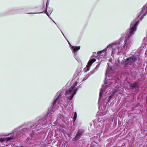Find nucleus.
<instances>
[{
  "label": "nucleus",
  "mask_w": 147,
  "mask_h": 147,
  "mask_svg": "<svg viewBox=\"0 0 147 147\" xmlns=\"http://www.w3.org/2000/svg\"><path fill=\"white\" fill-rule=\"evenodd\" d=\"M139 22V20L137 21L133 20L131 22L130 28L127 39L125 40L123 39H120L114 43L110 44L103 50L98 51L97 53V54L99 55L101 54L102 52H106L107 51H110V50L109 49H112V54L115 53L118 54L129 49L131 47L132 43L128 38L134 34Z\"/></svg>",
  "instance_id": "nucleus-1"
},
{
  "label": "nucleus",
  "mask_w": 147,
  "mask_h": 147,
  "mask_svg": "<svg viewBox=\"0 0 147 147\" xmlns=\"http://www.w3.org/2000/svg\"><path fill=\"white\" fill-rule=\"evenodd\" d=\"M45 120L40 119L38 120L36 123H35L33 126H30V128H24L22 129L18 133L19 134H20L21 133H22L24 131H30L31 129H35L36 131H38L40 129L43 127L42 126L44 125H48L49 124V123H45Z\"/></svg>",
  "instance_id": "nucleus-2"
},
{
  "label": "nucleus",
  "mask_w": 147,
  "mask_h": 147,
  "mask_svg": "<svg viewBox=\"0 0 147 147\" xmlns=\"http://www.w3.org/2000/svg\"><path fill=\"white\" fill-rule=\"evenodd\" d=\"M109 72L108 71V68L107 67V71L106 73V78L105 80V84H106V85L102 86V88L100 90L99 94V98L102 96V93L103 91H104V87H106L107 88L108 87V86L110 85H113V84L116 83V81L115 80L113 79L111 77L109 76ZM100 98H99V99Z\"/></svg>",
  "instance_id": "nucleus-3"
},
{
  "label": "nucleus",
  "mask_w": 147,
  "mask_h": 147,
  "mask_svg": "<svg viewBox=\"0 0 147 147\" xmlns=\"http://www.w3.org/2000/svg\"><path fill=\"white\" fill-rule=\"evenodd\" d=\"M77 83L78 82H76L71 88L66 91L65 95L67 99L71 100L76 94L78 89L77 88H74L77 85Z\"/></svg>",
  "instance_id": "nucleus-4"
},
{
  "label": "nucleus",
  "mask_w": 147,
  "mask_h": 147,
  "mask_svg": "<svg viewBox=\"0 0 147 147\" xmlns=\"http://www.w3.org/2000/svg\"><path fill=\"white\" fill-rule=\"evenodd\" d=\"M136 60V57L132 56L127 58L125 61H122L121 65H123L124 67H126L128 65L134 64Z\"/></svg>",
  "instance_id": "nucleus-5"
},
{
  "label": "nucleus",
  "mask_w": 147,
  "mask_h": 147,
  "mask_svg": "<svg viewBox=\"0 0 147 147\" xmlns=\"http://www.w3.org/2000/svg\"><path fill=\"white\" fill-rule=\"evenodd\" d=\"M62 98H63L62 99H63L64 97L63 96H62L61 94H60L53 102L52 105V108H57L58 107V106H57V105L60 103V101H62Z\"/></svg>",
  "instance_id": "nucleus-6"
},
{
  "label": "nucleus",
  "mask_w": 147,
  "mask_h": 147,
  "mask_svg": "<svg viewBox=\"0 0 147 147\" xmlns=\"http://www.w3.org/2000/svg\"><path fill=\"white\" fill-rule=\"evenodd\" d=\"M68 43L72 51L74 53V54L75 57L77 55L76 53V51L79 50L80 48V46H74L71 45L69 41L68 42Z\"/></svg>",
  "instance_id": "nucleus-7"
},
{
  "label": "nucleus",
  "mask_w": 147,
  "mask_h": 147,
  "mask_svg": "<svg viewBox=\"0 0 147 147\" xmlns=\"http://www.w3.org/2000/svg\"><path fill=\"white\" fill-rule=\"evenodd\" d=\"M96 61V59H90L88 62L87 65L85 68L86 70L88 71L90 69V67L92 64Z\"/></svg>",
  "instance_id": "nucleus-8"
},
{
  "label": "nucleus",
  "mask_w": 147,
  "mask_h": 147,
  "mask_svg": "<svg viewBox=\"0 0 147 147\" xmlns=\"http://www.w3.org/2000/svg\"><path fill=\"white\" fill-rule=\"evenodd\" d=\"M83 131L82 130H79L78 131L77 133L76 136H75L74 139L78 140L80 138L81 136L83 133Z\"/></svg>",
  "instance_id": "nucleus-9"
},
{
  "label": "nucleus",
  "mask_w": 147,
  "mask_h": 147,
  "mask_svg": "<svg viewBox=\"0 0 147 147\" xmlns=\"http://www.w3.org/2000/svg\"><path fill=\"white\" fill-rule=\"evenodd\" d=\"M130 87L131 89L135 91L139 90V88L136 83H135L133 85L130 86Z\"/></svg>",
  "instance_id": "nucleus-10"
},
{
  "label": "nucleus",
  "mask_w": 147,
  "mask_h": 147,
  "mask_svg": "<svg viewBox=\"0 0 147 147\" xmlns=\"http://www.w3.org/2000/svg\"><path fill=\"white\" fill-rule=\"evenodd\" d=\"M17 138L16 136H11L9 137H7L6 138H0V142L3 141H5L6 140L7 141L10 140L12 139H13L15 138Z\"/></svg>",
  "instance_id": "nucleus-11"
},
{
  "label": "nucleus",
  "mask_w": 147,
  "mask_h": 147,
  "mask_svg": "<svg viewBox=\"0 0 147 147\" xmlns=\"http://www.w3.org/2000/svg\"><path fill=\"white\" fill-rule=\"evenodd\" d=\"M146 5H145L144 7H143L142 9V11L140 12V14H142L143 13V12L145 10V9H146L147 10V5L146 7H145ZM147 13V10L146 11V13L144 14V15H143L142 16V18L144 16H145L146 15V13Z\"/></svg>",
  "instance_id": "nucleus-12"
},
{
  "label": "nucleus",
  "mask_w": 147,
  "mask_h": 147,
  "mask_svg": "<svg viewBox=\"0 0 147 147\" xmlns=\"http://www.w3.org/2000/svg\"><path fill=\"white\" fill-rule=\"evenodd\" d=\"M77 117V114L76 112L74 113V118L73 119V121L74 122L76 119Z\"/></svg>",
  "instance_id": "nucleus-13"
},
{
  "label": "nucleus",
  "mask_w": 147,
  "mask_h": 147,
  "mask_svg": "<svg viewBox=\"0 0 147 147\" xmlns=\"http://www.w3.org/2000/svg\"><path fill=\"white\" fill-rule=\"evenodd\" d=\"M100 65L99 64H98L96 67L94 69V72L96 71L98 68H99V66Z\"/></svg>",
  "instance_id": "nucleus-14"
},
{
  "label": "nucleus",
  "mask_w": 147,
  "mask_h": 147,
  "mask_svg": "<svg viewBox=\"0 0 147 147\" xmlns=\"http://www.w3.org/2000/svg\"><path fill=\"white\" fill-rule=\"evenodd\" d=\"M88 76L87 75L85 77V78H83V79L82 81H84V80H86L88 78Z\"/></svg>",
  "instance_id": "nucleus-15"
},
{
  "label": "nucleus",
  "mask_w": 147,
  "mask_h": 147,
  "mask_svg": "<svg viewBox=\"0 0 147 147\" xmlns=\"http://www.w3.org/2000/svg\"><path fill=\"white\" fill-rule=\"evenodd\" d=\"M113 95V94H112L109 96V100H110L111 99Z\"/></svg>",
  "instance_id": "nucleus-16"
},
{
  "label": "nucleus",
  "mask_w": 147,
  "mask_h": 147,
  "mask_svg": "<svg viewBox=\"0 0 147 147\" xmlns=\"http://www.w3.org/2000/svg\"><path fill=\"white\" fill-rule=\"evenodd\" d=\"M43 12H38V13H28V14H31V13H34V14H36V13H42Z\"/></svg>",
  "instance_id": "nucleus-17"
},
{
  "label": "nucleus",
  "mask_w": 147,
  "mask_h": 147,
  "mask_svg": "<svg viewBox=\"0 0 147 147\" xmlns=\"http://www.w3.org/2000/svg\"><path fill=\"white\" fill-rule=\"evenodd\" d=\"M46 13L47 15V16H49V15L48 13L47 12V11H46L45 12Z\"/></svg>",
  "instance_id": "nucleus-18"
},
{
  "label": "nucleus",
  "mask_w": 147,
  "mask_h": 147,
  "mask_svg": "<svg viewBox=\"0 0 147 147\" xmlns=\"http://www.w3.org/2000/svg\"><path fill=\"white\" fill-rule=\"evenodd\" d=\"M47 5H48V2H47V4H46V9H47Z\"/></svg>",
  "instance_id": "nucleus-19"
},
{
  "label": "nucleus",
  "mask_w": 147,
  "mask_h": 147,
  "mask_svg": "<svg viewBox=\"0 0 147 147\" xmlns=\"http://www.w3.org/2000/svg\"><path fill=\"white\" fill-rule=\"evenodd\" d=\"M53 21V22L55 23V24L56 25V23H55V22L53 20H52Z\"/></svg>",
  "instance_id": "nucleus-20"
},
{
  "label": "nucleus",
  "mask_w": 147,
  "mask_h": 147,
  "mask_svg": "<svg viewBox=\"0 0 147 147\" xmlns=\"http://www.w3.org/2000/svg\"><path fill=\"white\" fill-rule=\"evenodd\" d=\"M16 133H15V132H14L13 133V134L14 135Z\"/></svg>",
  "instance_id": "nucleus-21"
},
{
  "label": "nucleus",
  "mask_w": 147,
  "mask_h": 147,
  "mask_svg": "<svg viewBox=\"0 0 147 147\" xmlns=\"http://www.w3.org/2000/svg\"><path fill=\"white\" fill-rule=\"evenodd\" d=\"M107 65H108V66H109V63H108Z\"/></svg>",
  "instance_id": "nucleus-22"
},
{
  "label": "nucleus",
  "mask_w": 147,
  "mask_h": 147,
  "mask_svg": "<svg viewBox=\"0 0 147 147\" xmlns=\"http://www.w3.org/2000/svg\"><path fill=\"white\" fill-rule=\"evenodd\" d=\"M140 15H139V16H138V17H140Z\"/></svg>",
  "instance_id": "nucleus-23"
},
{
  "label": "nucleus",
  "mask_w": 147,
  "mask_h": 147,
  "mask_svg": "<svg viewBox=\"0 0 147 147\" xmlns=\"http://www.w3.org/2000/svg\"><path fill=\"white\" fill-rule=\"evenodd\" d=\"M61 32L62 33V34H63V33L62 32Z\"/></svg>",
  "instance_id": "nucleus-24"
},
{
  "label": "nucleus",
  "mask_w": 147,
  "mask_h": 147,
  "mask_svg": "<svg viewBox=\"0 0 147 147\" xmlns=\"http://www.w3.org/2000/svg\"><path fill=\"white\" fill-rule=\"evenodd\" d=\"M9 134H8V135H6V136H7Z\"/></svg>",
  "instance_id": "nucleus-25"
}]
</instances>
